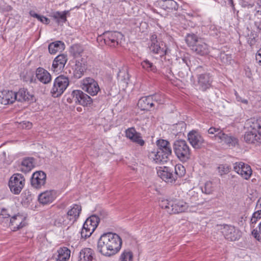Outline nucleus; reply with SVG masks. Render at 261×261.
I'll use <instances>...</instances> for the list:
<instances>
[{
    "instance_id": "nucleus-32",
    "label": "nucleus",
    "mask_w": 261,
    "mask_h": 261,
    "mask_svg": "<svg viewBox=\"0 0 261 261\" xmlns=\"http://www.w3.org/2000/svg\"><path fill=\"white\" fill-rule=\"evenodd\" d=\"M158 149L157 150L161 151L165 154L170 155L172 150L169 142L165 140H159L157 141Z\"/></svg>"
},
{
    "instance_id": "nucleus-23",
    "label": "nucleus",
    "mask_w": 261,
    "mask_h": 261,
    "mask_svg": "<svg viewBox=\"0 0 261 261\" xmlns=\"http://www.w3.org/2000/svg\"><path fill=\"white\" fill-rule=\"evenodd\" d=\"M86 69L87 64L86 61L83 59L77 60L74 70V76L77 79L81 77Z\"/></svg>"
},
{
    "instance_id": "nucleus-44",
    "label": "nucleus",
    "mask_w": 261,
    "mask_h": 261,
    "mask_svg": "<svg viewBox=\"0 0 261 261\" xmlns=\"http://www.w3.org/2000/svg\"><path fill=\"white\" fill-rule=\"evenodd\" d=\"M119 79L126 86L129 80V75L125 71H121L118 74Z\"/></svg>"
},
{
    "instance_id": "nucleus-53",
    "label": "nucleus",
    "mask_w": 261,
    "mask_h": 261,
    "mask_svg": "<svg viewBox=\"0 0 261 261\" xmlns=\"http://www.w3.org/2000/svg\"><path fill=\"white\" fill-rule=\"evenodd\" d=\"M20 126L22 128L30 129L32 126V124L29 121H23L20 123Z\"/></svg>"
},
{
    "instance_id": "nucleus-19",
    "label": "nucleus",
    "mask_w": 261,
    "mask_h": 261,
    "mask_svg": "<svg viewBox=\"0 0 261 261\" xmlns=\"http://www.w3.org/2000/svg\"><path fill=\"white\" fill-rule=\"evenodd\" d=\"M169 155L158 150H153L149 154V158L156 163H164L168 160Z\"/></svg>"
},
{
    "instance_id": "nucleus-47",
    "label": "nucleus",
    "mask_w": 261,
    "mask_h": 261,
    "mask_svg": "<svg viewBox=\"0 0 261 261\" xmlns=\"http://www.w3.org/2000/svg\"><path fill=\"white\" fill-rule=\"evenodd\" d=\"M222 131L219 128L211 127L208 130V133L210 135H214L216 140H218V135L221 134Z\"/></svg>"
},
{
    "instance_id": "nucleus-13",
    "label": "nucleus",
    "mask_w": 261,
    "mask_h": 261,
    "mask_svg": "<svg viewBox=\"0 0 261 261\" xmlns=\"http://www.w3.org/2000/svg\"><path fill=\"white\" fill-rule=\"evenodd\" d=\"M72 95L75 102L82 106H86L92 102L91 98L81 90L73 91Z\"/></svg>"
},
{
    "instance_id": "nucleus-12",
    "label": "nucleus",
    "mask_w": 261,
    "mask_h": 261,
    "mask_svg": "<svg viewBox=\"0 0 261 261\" xmlns=\"http://www.w3.org/2000/svg\"><path fill=\"white\" fill-rule=\"evenodd\" d=\"M105 43L110 46L118 45L119 40L123 38V35L118 32H108L103 34Z\"/></svg>"
},
{
    "instance_id": "nucleus-1",
    "label": "nucleus",
    "mask_w": 261,
    "mask_h": 261,
    "mask_svg": "<svg viewBox=\"0 0 261 261\" xmlns=\"http://www.w3.org/2000/svg\"><path fill=\"white\" fill-rule=\"evenodd\" d=\"M122 246V240L116 233L103 234L98 241L97 249L103 255L110 257L117 254Z\"/></svg>"
},
{
    "instance_id": "nucleus-4",
    "label": "nucleus",
    "mask_w": 261,
    "mask_h": 261,
    "mask_svg": "<svg viewBox=\"0 0 261 261\" xmlns=\"http://www.w3.org/2000/svg\"><path fill=\"white\" fill-rule=\"evenodd\" d=\"M174 151L177 157L182 162L187 161L190 158V149L185 140H176L173 145Z\"/></svg>"
},
{
    "instance_id": "nucleus-7",
    "label": "nucleus",
    "mask_w": 261,
    "mask_h": 261,
    "mask_svg": "<svg viewBox=\"0 0 261 261\" xmlns=\"http://www.w3.org/2000/svg\"><path fill=\"white\" fill-rule=\"evenodd\" d=\"M82 89L91 96H95L100 91L97 82L91 77H86L81 81Z\"/></svg>"
},
{
    "instance_id": "nucleus-41",
    "label": "nucleus",
    "mask_w": 261,
    "mask_h": 261,
    "mask_svg": "<svg viewBox=\"0 0 261 261\" xmlns=\"http://www.w3.org/2000/svg\"><path fill=\"white\" fill-rule=\"evenodd\" d=\"M261 219V210L257 211L254 212L251 219H250V225L251 227H254V225L258 222V221Z\"/></svg>"
},
{
    "instance_id": "nucleus-18",
    "label": "nucleus",
    "mask_w": 261,
    "mask_h": 261,
    "mask_svg": "<svg viewBox=\"0 0 261 261\" xmlns=\"http://www.w3.org/2000/svg\"><path fill=\"white\" fill-rule=\"evenodd\" d=\"M125 136L132 141L140 146H143L144 144V141L141 139L140 134L137 132L133 127L129 128L126 130Z\"/></svg>"
},
{
    "instance_id": "nucleus-27",
    "label": "nucleus",
    "mask_w": 261,
    "mask_h": 261,
    "mask_svg": "<svg viewBox=\"0 0 261 261\" xmlns=\"http://www.w3.org/2000/svg\"><path fill=\"white\" fill-rule=\"evenodd\" d=\"M17 94V99L19 101H27L29 102L33 101L34 97L33 94L30 93L25 89H20L18 92L16 93Z\"/></svg>"
},
{
    "instance_id": "nucleus-57",
    "label": "nucleus",
    "mask_w": 261,
    "mask_h": 261,
    "mask_svg": "<svg viewBox=\"0 0 261 261\" xmlns=\"http://www.w3.org/2000/svg\"><path fill=\"white\" fill-rule=\"evenodd\" d=\"M39 20L41 22H42L44 23H46V24L48 23L49 21V19L43 16H41V18H40L39 19Z\"/></svg>"
},
{
    "instance_id": "nucleus-48",
    "label": "nucleus",
    "mask_w": 261,
    "mask_h": 261,
    "mask_svg": "<svg viewBox=\"0 0 261 261\" xmlns=\"http://www.w3.org/2000/svg\"><path fill=\"white\" fill-rule=\"evenodd\" d=\"M220 59L224 64H228L231 63V57L230 56L225 54V53H221L220 56Z\"/></svg>"
},
{
    "instance_id": "nucleus-38",
    "label": "nucleus",
    "mask_w": 261,
    "mask_h": 261,
    "mask_svg": "<svg viewBox=\"0 0 261 261\" xmlns=\"http://www.w3.org/2000/svg\"><path fill=\"white\" fill-rule=\"evenodd\" d=\"M200 39L201 38H198L194 34H188L186 38V41L188 45L192 47V48Z\"/></svg>"
},
{
    "instance_id": "nucleus-50",
    "label": "nucleus",
    "mask_w": 261,
    "mask_h": 261,
    "mask_svg": "<svg viewBox=\"0 0 261 261\" xmlns=\"http://www.w3.org/2000/svg\"><path fill=\"white\" fill-rule=\"evenodd\" d=\"M71 49L74 54V55L76 56L79 55L82 51L83 49L78 44H74L71 46Z\"/></svg>"
},
{
    "instance_id": "nucleus-45",
    "label": "nucleus",
    "mask_w": 261,
    "mask_h": 261,
    "mask_svg": "<svg viewBox=\"0 0 261 261\" xmlns=\"http://www.w3.org/2000/svg\"><path fill=\"white\" fill-rule=\"evenodd\" d=\"M93 232L94 231L83 225L81 230V236L82 238H87L90 237Z\"/></svg>"
},
{
    "instance_id": "nucleus-63",
    "label": "nucleus",
    "mask_w": 261,
    "mask_h": 261,
    "mask_svg": "<svg viewBox=\"0 0 261 261\" xmlns=\"http://www.w3.org/2000/svg\"><path fill=\"white\" fill-rule=\"evenodd\" d=\"M41 15H38V16L36 17V18L39 20L40 18H41Z\"/></svg>"
},
{
    "instance_id": "nucleus-11",
    "label": "nucleus",
    "mask_w": 261,
    "mask_h": 261,
    "mask_svg": "<svg viewBox=\"0 0 261 261\" xmlns=\"http://www.w3.org/2000/svg\"><path fill=\"white\" fill-rule=\"evenodd\" d=\"M157 174L162 180L166 182L172 183L177 179V176L173 173V170L166 166L160 167L157 169Z\"/></svg>"
},
{
    "instance_id": "nucleus-22",
    "label": "nucleus",
    "mask_w": 261,
    "mask_h": 261,
    "mask_svg": "<svg viewBox=\"0 0 261 261\" xmlns=\"http://www.w3.org/2000/svg\"><path fill=\"white\" fill-rule=\"evenodd\" d=\"M36 77L39 82L46 84L51 81V77L50 73L42 68H38L36 71Z\"/></svg>"
},
{
    "instance_id": "nucleus-5",
    "label": "nucleus",
    "mask_w": 261,
    "mask_h": 261,
    "mask_svg": "<svg viewBox=\"0 0 261 261\" xmlns=\"http://www.w3.org/2000/svg\"><path fill=\"white\" fill-rule=\"evenodd\" d=\"M69 85L68 79L63 75H60L57 77L54 83V86L51 89V93L55 97L60 96Z\"/></svg>"
},
{
    "instance_id": "nucleus-49",
    "label": "nucleus",
    "mask_w": 261,
    "mask_h": 261,
    "mask_svg": "<svg viewBox=\"0 0 261 261\" xmlns=\"http://www.w3.org/2000/svg\"><path fill=\"white\" fill-rule=\"evenodd\" d=\"M66 13L65 12H57L55 14V18L59 19L62 22L66 21Z\"/></svg>"
},
{
    "instance_id": "nucleus-46",
    "label": "nucleus",
    "mask_w": 261,
    "mask_h": 261,
    "mask_svg": "<svg viewBox=\"0 0 261 261\" xmlns=\"http://www.w3.org/2000/svg\"><path fill=\"white\" fill-rule=\"evenodd\" d=\"M218 171L220 175H223L227 174L229 172V167L226 164L220 165L218 168Z\"/></svg>"
},
{
    "instance_id": "nucleus-35",
    "label": "nucleus",
    "mask_w": 261,
    "mask_h": 261,
    "mask_svg": "<svg viewBox=\"0 0 261 261\" xmlns=\"http://www.w3.org/2000/svg\"><path fill=\"white\" fill-rule=\"evenodd\" d=\"M99 221V218L96 216L93 215L87 219L84 225L94 231L98 226Z\"/></svg>"
},
{
    "instance_id": "nucleus-31",
    "label": "nucleus",
    "mask_w": 261,
    "mask_h": 261,
    "mask_svg": "<svg viewBox=\"0 0 261 261\" xmlns=\"http://www.w3.org/2000/svg\"><path fill=\"white\" fill-rule=\"evenodd\" d=\"M158 5L163 10L170 11L176 10L178 8V4L173 0H164L160 1Z\"/></svg>"
},
{
    "instance_id": "nucleus-56",
    "label": "nucleus",
    "mask_w": 261,
    "mask_h": 261,
    "mask_svg": "<svg viewBox=\"0 0 261 261\" xmlns=\"http://www.w3.org/2000/svg\"><path fill=\"white\" fill-rule=\"evenodd\" d=\"M236 96L238 101H240L244 104H248V102L247 99L242 98V97L239 96L237 93H236Z\"/></svg>"
},
{
    "instance_id": "nucleus-17",
    "label": "nucleus",
    "mask_w": 261,
    "mask_h": 261,
    "mask_svg": "<svg viewBox=\"0 0 261 261\" xmlns=\"http://www.w3.org/2000/svg\"><path fill=\"white\" fill-rule=\"evenodd\" d=\"M46 181V174L43 171L35 172L32 177L31 184L35 188H40L43 186Z\"/></svg>"
},
{
    "instance_id": "nucleus-54",
    "label": "nucleus",
    "mask_w": 261,
    "mask_h": 261,
    "mask_svg": "<svg viewBox=\"0 0 261 261\" xmlns=\"http://www.w3.org/2000/svg\"><path fill=\"white\" fill-rule=\"evenodd\" d=\"M188 194L189 196L192 197V202H195L196 201V198L198 197L197 193L193 190L189 191Z\"/></svg>"
},
{
    "instance_id": "nucleus-9",
    "label": "nucleus",
    "mask_w": 261,
    "mask_h": 261,
    "mask_svg": "<svg viewBox=\"0 0 261 261\" xmlns=\"http://www.w3.org/2000/svg\"><path fill=\"white\" fill-rule=\"evenodd\" d=\"M179 67L177 69V74L180 80L186 83L190 79L189 75V63L188 60L186 58H180L178 59Z\"/></svg>"
},
{
    "instance_id": "nucleus-10",
    "label": "nucleus",
    "mask_w": 261,
    "mask_h": 261,
    "mask_svg": "<svg viewBox=\"0 0 261 261\" xmlns=\"http://www.w3.org/2000/svg\"><path fill=\"white\" fill-rule=\"evenodd\" d=\"M233 170L243 179L248 180L252 173L251 167L243 162H237L233 164Z\"/></svg>"
},
{
    "instance_id": "nucleus-59",
    "label": "nucleus",
    "mask_w": 261,
    "mask_h": 261,
    "mask_svg": "<svg viewBox=\"0 0 261 261\" xmlns=\"http://www.w3.org/2000/svg\"><path fill=\"white\" fill-rule=\"evenodd\" d=\"M30 15H31L32 17H35V18H36V17H37V16H38V14H37V13H35V12H32V11H31V12H30Z\"/></svg>"
},
{
    "instance_id": "nucleus-29",
    "label": "nucleus",
    "mask_w": 261,
    "mask_h": 261,
    "mask_svg": "<svg viewBox=\"0 0 261 261\" xmlns=\"http://www.w3.org/2000/svg\"><path fill=\"white\" fill-rule=\"evenodd\" d=\"M24 217L21 215L12 217L10 220V225L13 230H16L24 226Z\"/></svg>"
},
{
    "instance_id": "nucleus-25",
    "label": "nucleus",
    "mask_w": 261,
    "mask_h": 261,
    "mask_svg": "<svg viewBox=\"0 0 261 261\" xmlns=\"http://www.w3.org/2000/svg\"><path fill=\"white\" fill-rule=\"evenodd\" d=\"M151 44L150 49L154 53L160 54L161 56L166 54V49L162 48L160 43L156 40V36L153 35L151 37Z\"/></svg>"
},
{
    "instance_id": "nucleus-8",
    "label": "nucleus",
    "mask_w": 261,
    "mask_h": 261,
    "mask_svg": "<svg viewBox=\"0 0 261 261\" xmlns=\"http://www.w3.org/2000/svg\"><path fill=\"white\" fill-rule=\"evenodd\" d=\"M219 230L225 238L230 241H236L241 236V232L232 226L227 225L222 226Z\"/></svg>"
},
{
    "instance_id": "nucleus-16",
    "label": "nucleus",
    "mask_w": 261,
    "mask_h": 261,
    "mask_svg": "<svg viewBox=\"0 0 261 261\" xmlns=\"http://www.w3.org/2000/svg\"><path fill=\"white\" fill-rule=\"evenodd\" d=\"M17 99L16 93L9 90L0 91V103L3 105L12 103Z\"/></svg>"
},
{
    "instance_id": "nucleus-6",
    "label": "nucleus",
    "mask_w": 261,
    "mask_h": 261,
    "mask_svg": "<svg viewBox=\"0 0 261 261\" xmlns=\"http://www.w3.org/2000/svg\"><path fill=\"white\" fill-rule=\"evenodd\" d=\"M25 179L20 174H14L10 178L9 186L11 191L14 194H18L24 185Z\"/></svg>"
},
{
    "instance_id": "nucleus-24",
    "label": "nucleus",
    "mask_w": 261,
    "mask_h": 261,
    "mask_svg": "<svg viewBox=\"0 0 261 261\" xmlns=\"http://www.w3.org/2000/svg\"><path fill=\"white\" fill-rule=\"evenodd\" d=\"M153 106V99L152 96L143 97L138 102V107L142 110H149Z\"/></svg>"
},
{
    "instance_id": "nucleus-62",
    "label": "nucleus",
    "mask_w": 261,
    "mask_h": 261,
    "mask_svg": "<svg viewBox=\"0 0 261 261\" xmlns=\"http://www.w3.org/2000/svg\"><path fill=\"white\" fill-rule=\"evenodd\" d=\"M228 1H229V3L232 6H233V4L232 0H228Z\"/></svg>"
},
{
    "instance_id": "nucleus-14",
    "label": "nucleus",
    "mask_w": 261,
    "mask_h": 261,
    "mask_svg": "<svg viewBox=\"0 0 261 261\" xmlns=\"http://www.w3.org/2000/svg\"><path fill=\"white\" fill-rule=\"evenodd\" d=\"M188 138L192 146L196 149L200 148L204 143L201 136L195 130L191 131L188 135Z\"/></svg>"
},
{
    "instance_id": "nucleus-3",
    "label": "nucleus",
    "mask_w": 261,
    "mask_h": 261,
    "mask_svg": "<svg viewBox=\"0 0 261 261\" xmlns=\"http://www.w3.org/2000/svg\"><path fill=\"white\" fill-rule=\"evenodd\" d=\"M161 207L170 214H178L186 212L189 205L182 200L175 199L172 200H163L160 202Z\"/></svg>"
},
{
    "instance_id": "nucleus-37",
    "label": "nucleus",
    "mask_w": 261,
    "mask_h": 261,
    "mask_svg": "<svg viewBox=\"0 0 261 261\" xmlns=\"http://www.w3.org/2000/svg\"><path fill=\"white\" fill-rule=\"evenodd\" d=\"M58 253L57 261H67L70 256V251L66 247L60 248Z\"/></svg>"
},
{
    "instance_id": "nucleus-39",
    "label": "nucleus",
    "mask_w": 261,
    "mask_h": 261,
    "mask_svg": "<svg viewBox=\"0 0 261 261\" xmlns=\"http://www.w3.org/2000/svg\"><path fill=\"white\" fill-rule=\"evenodd\" d=\"M186 173V169L184 166L181 164H177L174 167V173H173L175 175L177 176V178L178 177H180L183 176Z\"/></svg>"
},
{
    "instance_id": "nucleus-52",
    "label": "nucleus",
    "mask_w": 261,
    "mask_h": 261,
    "mask_svg": "<svg viewBox=\"0 0 261 261\" xmlns=\"http://www.w3.org/2000/svg\"><path fill=\"white\" fill-rule=\"evenodd\" d=\"M10 215L7 213L6 209L4 208H0V218H8Z\"/></svg>"
},
{
    "instance_id": "nucleus-43",
    "label": "nucleus",
    "mask_w": 261,
    "mask_h": 261,
    "mask_svg": "<svg viewBox=\"0 0 261 261\" xmlns=\"http://www.w3.org/2000/svg\"><path fill=\"white\" fill-rule=\"evenodd\" d=\"M120 261H133V253L129 251H125L121 255Z\"/></svg>"
},
{
    "instance_id": "nucleus-55",
    "label": "nucleus",
    "mask_w": 261,
    "mask_h": 261,
    "mask_svg": "<svg viewBox=\"0 0 261 261\" xmlns=\"http://www.w3.org/2000/svg\"><path fill=\"white\" fill-rule=\"evenodd\" d=\"M256 60L258 64L261 66V48L258 50L256 55Z\"/></svg>"
},
{
    "instance_id": "nucleus-34",
    "label": "nucleus",
    "mask_w": 261,
    "mask_h": 261,
    "mask_svg": "<svg viewBox=\"0 0 261 261\" xmlns=\"http://www.w3.org/2000/svg\"><path fill=\"white\" fill-rule=\"evenodd\" d=\"M34 166L33 159L31 158H27L22 161L20 166V170L24 173H27L31 171Z\"/></svg>"
},
{
    "instance_id": "nucleus-20",
    "label": "nucleus",
    "mask_w": 261,
    "mask_h": 261,
    "mask_svg": "<svg viewBox=\"0 0 261 261\" xmlns=\"http://www.w3.org/2000/svg\"><path fill=\"white\" fill-rule=\"evenodd\" d=\"M217 141L220 143L225 144L229 146H234L238 143L237 138L231 135L226 134L223 132L218 135Z\"/></svg>"
},
{
    "instance_id": "nucleus-51",
    "label": "nucleus",
    "mask_w": 261,
    "mask_h": 261,
    "mask_svg": "<svg viewBox=\"0 0 261 261\" xmlns=\"http://www.w3.org/2000/svg\"><path fill=\"white\" fill-rule=\"evenodd\" d=\"M251 234L255 239L259 242H261V234L259 232V230L258 231L257 229H254L252 231Z\"/></svg>"
},
{
    "instance_id": "nucleus-28",
    "label": "nucleus",
    "mask_w": 261,
    "mask_h": 261,
    "mask_svg": "<svg viewBox=\"0 0 261 261\" xmlns=\"http://www.w3.org/2000/svg\"><path fill=\"white\" fill-rule=\"evenodd\" d=\"M94 252L89 248H85L81 250L79 253L78 261H92Z\"/></svg>"
},
{
    "instance_id": "nucleus-33",
    "label": "nucleus",
    "mask_w": 261,
    "mask_h": 261,
    "mask_svg": "<svg viewBox=\"0 0 261 261\" xmlns=\"http://www.w3.org/2000/svg\"><path fill=\"white\" fill-rule=\"evenodd\" d=\"M198 84L202 90L204 91L211 86V80L209 74H201L198 78Z\"/></svg>"
},
{
    "instance_id": "nucleus-26",
    "label": "nucleus",
    "mask_w": 261,
    "mask_h": 261,
    "mask_svg": "<svg viewBox=\"0 0 261 261\" xmlns=\"http://www.w3.org/2000/svg\"><path fill=\"white\" fill-rule=\"evenodd\" d=\"M192 49L196 54L201 56L207 55L209 53V47L208 45L201 38L199 40L198 43L194 46V47L192 48Z\"/></svg>"
},
{
    "instance_id": "nucleus-42",
    "label": "nucleus",
    "mask_w": 261,
    "mask_h": 261,
    "mask_svg": "<svg viewBox=\"0 0 261 261\" xmlns=\"http://www.w3.org/2000/svg\"><path fill=\"white\" fill-rule=\"evenodd\" d=\"M142 67L148 71H155V67L152 63L148 60L143 61L141 63Z\"/></svg>"
},
{
    "instance_id": "nucleus-30",
    "label": "nucleus",
    "mask_w": 261,
    "mask_h": 261,
    "mask_svg": "<svg viewBox=\"0 0 261 261\" xmlns=\"http://www.w3.org/2000/svg\"><path fill=\"white\" fill-rule=\"evenodd\" d=\"M81 210L82 207L81 205L77 204L73 205L67 212V216L68 219L72 222H74L79 217Z\"/></svg>"
},
{
    "instance_id": "nucleus-40",
    "label": "nucleus",
    "mask_w": 261,
    "mask_h": 261,
    "mask_svg": "<svg viewBox=\"0 0 261 261\" xmlns=\"http://www.w3.org/2000/svg\"><path fill=\"white\" fill-rule=\"evenodd\" d=\"M201 190L202 192L206 194H211L214 190V186L212 182L210 181L205 182L204 186L201 187Z\"/></svg>"
},
{
    "instance_id": "nucleus-21",
    "label": "nucleus",
    "mask_w": 261,
    "mask_h": 261,
    "mask_svg": "<svg viewBox=\"0 0 261 261\" xmlns=\"http://www.w3.org/2000/svg\"><path fill=\"white\" fill-rule=\"evenodd\" d=\"M67 61V56L64 54L58 56L54 60L52 67L54 71L62 70Z\"/></svg>"
},
{
    "instance_id": "nucleus-36",
    "label": "nucleus",
    "mask_w": 261,
    "mask_h": 261,
    "mask_svg": "<svg viewBox=\"0 0 261 261\" xmlns=\"http://www.w3.org/2000/svg\"><path fill=\"white\" fill-rule=\"evenodd\" d=\"M65 49V44L60 41L51 43L48 45L49 52L51 54H55L57 51H61Z\"/></svg>"
},
{
    "instance_id": "nucleus-58",
    "label": "nucleus",
    "mask_w": 261,
    "mask_h": 261,
    "mask_svg": "<svg viewBox=\"0 0 261 261\" xmlns=\"http://www.w3.org/2000/svg\"><path fill=\"white\" fill-rule=\"evenodd\" d=\"M153 97V101H155L156 102H158L159 103H163V100H162L161 98H158V95H155L154 96H152Z\"/></svg>"
},
{
    "instance_id": "nucleus-61",
    "label": "nucleus",
    "mask_w": 261,
    "mask_h": 261,
    "mask_svg": "<svg viewBox=\"0 0 261 261\" xmlns=\"http://www.w3.org/2000/svg\"><path fill=\"white\" fill-rule=\"evenodd\" d=\"M258 227H259V232L261 234V222L259 223Z\"/></svg>"
},
{
    "instance_id": "nucleus-2",
    "label": "nucleus",
    "mask_w": 261,
    "mask_h": 261,
    "mask_svg": "<svg viewBox=\"0 0 261 261\" xmlns=\"http://www.w3.org/2000/svg\"><path fill=\"white\" fill-rule=\"evenodd\" d=\"M245 127L247 130L244 135V140L248 144L257 145L261 143V125L257 120H248Z\"/></svg>"
},
{
    "instance_id": "nucleus-60",
    "label": "nucleus",
    "mask_w": 261,
    "mask_h": 261,
    "mask_svg": "<svg viewBox=\"0 0 261 261\" xmlns=\"http://www.w3.org/2000/svg\"><path fill=\"white\" fill-rule=\"evenodd\" d=\"M257 206L261 208V197L258 199L257 203Z\"/></svg>"
},
{
    "instance_id": "nucleus-15",
    "label": "nucleus",
    "mask_w": 261,
    "mask_h": 261,
    "mask_svg": "<svg viewBox=\"0 0 261 261\" xmlns=\"http://www.w3.org/2000/svg\"><path fill=\"white\" fill-rule=\"evenodd\" d=\"M56 196L57 193L55 190H47L39 195L38 201L42 204H48L54 201Z\"/></svg>"
}]
</instances>
